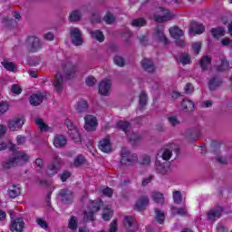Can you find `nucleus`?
Returning <instances> with one entry per match:
<instances>
[{
	"mask_svg": "<svg viewBox=\"0 0 232 232\" xmlns=\"http://www.w3.org/2000/svg\"><path fill=\"white\" fill-rule=\"evenodd\" d=\"M172 214L179 215V217H186V215H188V210L186 209V208H173Z\"/></svg>",
	"mask_w": 232,
	"mask_h": 232,
	"instance_id": "79ce46f5",
	"label": "nucleus"
},
{
	"mask_svg": "<svg viewBox=\"0 0 232 232\" xmlns=\"http://www.w3.org/2000/svg\"><path fill=\"white\" fill-rule=\"evenodd\" d=\"M173 200L174 204H180V202H182V194L180 191L178 190L173 192Z\"/></svg>",
	"mask_w": 232,
	"mask_h": 232,
	"instance_id": "864d4df0",
	"label": "nucleus"
},
{
	"mask_svg": "<svg viewBox=\"0 0 232 232\" xmlns=\"http://www.w3.org/2000/svg\"><path fill=\"white\" fill-rule=\"evenodd\" d=\"M181 108L183 111H193L195 110V103L191 100L184 99L181 102Z\"/></svg>",
	"mask_w": 232,
	"mask_h": 232,
	"instance_id": "a878e982",
	"label": "nucleus"
},
{
	"mask_svg": "<svg viewBox=\"0 0 232 232\" xmlns=\"http://www.w3.org/2000/svg\"><path fill=\"white\" fill-rule=\"evenodd\" d=\"M11 92L15 95H21V93L23 92V89L21 88V86H19V84H13L11 86Z\"/></svg>",
	"mask_w": 232,
	"mask_h": 232,
	"instance_id": "6e6d98bb",
	"label": "nucleus"
},
{
	"mask_svg": "<svg viewBox=\"0 0 232 232\" xmlns=\"http://www.w3.org/2000/svg\"><path fill=\"white\" fill-rule=\"evenodd\" d=\"M223 82H224L222 81V78L214 76L210 78V80L208 82V90H210L211 92H215V90L222 86Z\"/></svg>",
	"mask_w": 232,
	"mask_h": 232,
	"instance_id": "a211bd4d",
	"label": "nucleus"
},
{
	"mask_svg": "<svg viewBox=\"0 0 232 232\" xmlns=\"http://www.w3.org/2000/svg\"><path fill=\"white\" fill-rule=\"evenodd\" d=\"M44 97L42 94H33L29 98L30 104L32 106H39L43 102Z\"/></svg>",
	"mask_w": 232,
	"mask_h": 232,
	"instance_id": "cd10ccee",
	"label": "nucleus"
},
{
	"mask_svg": "<svg viewBox=\"0 0 232 232\" xmlns=\"http://www.w3.org/2000/svg\"><path fill=\"white\" fill-rule=\"evenodd\" d=\"M103 21H105L107 24H113V23H115V16H113L111 13H107L103 17Z\"/></svg>",
	"mask_w": 232,
	"mask_h": 232,
	"instance_id": "603ef678",
	"label": "nucleus"
},
{
	"mask_svg": "<svg viewBox=\"0 0 232 232\" xmlns=\"http://www.w3.org/2000/svg\"><path fill=\"white\" fill-rule=\"evenodd\" d=\"M148 104V94L146 92L141 91L140 93V108L142 110Z\"/></svg>",
	"mask_w": 232,
	"mask_h": 232,
	"instance_id": "e433bc0d",
	"label": "nucleus"
},
{
	"mask_svg": "<svg viewBox=\"0 0 232 232\" xmlns=\"http://www.w3.org/2000/svg\"><path fill=\"white\" fill-rule=\"evenodd\" d=\"M191 34H196L200 35V34H204L206 32V27L202 24H198V22L192 21L190 23V30Z\"/></svg>",
	"mask_w": 232,
	"mask_h": 232,
	"instance_id": "aec40b11",
	"label": "nucleus"
},
{
	"mask_svg": "<svg viewBox=\"0 0 232 232\" xmlns=\"http://www.w3.org/2000/svg\"><path fill=\"white\" fill-rule=\"evenodd\" d=\"M68 144V140L63 135H56L53 139V146L55 148H64Z\"/></svg>",
	"mask_w": 232,
	"mask_h": 232,
	"instance_id": "393cba45",
	"label": "nucleus"
},
{
	"mask_svg": "<svg viewBox=\"0 0 232 232\" xmlns=\"http://www.w3.org/2000/svg\"><path fill=\"white\" fill-rule=\"evenodd\" d=\"M211 56H203L200 60H199V65L200 68L202 70V72H206L208 70V66H209L211 64Z\"/></svg>",
	"mask_w": 232,
	"mask_h": 232,
	"instance_id": "c85d7f7f",
	"label": "nucleus"
},
{
	"mask_svg": "<svg viewBox=\"0 0 232 232\" xmlns=\"http://www.w3.org/2000/svg\"><path fill=\"white\" fill-rule=\"evenodd\" d=\"M64 125L68 130V135L71 137L73 142H80L81 144L82 142V138L81 137V133H79V129H77V126L73 124V121L67 118L64 121Z\"/></svg>",
	"mask_w": 232,
	"mask_h": 232,
	"instance_id": "7ed1b4c3",
	"label": "nucleus"
},
{
	"mask_svg": "<svg viewBox=\"0 0 232 232\" xmlns=\"http://www.w3.org/2000/svg\"><path fill=\"white\" fill-rule=\"evenodd\" d=\"M92 39H96L99 43H104V34L101 30H95L91 32Z\"/></svg>",
	"mask_w": 232,
	"mask_h": 232,
	"instance_id": "473e14b6",
	"label": "nucleus"
},
{
	"mask_svg": "<svg viewBox=\"0 0 232 232\" xmlns=\"http://www.w3.org/2000/svg\"><path fill=\"white\" fill-rule=\"evenodd\" d=\"M173 155V152L168 149H165L162 153V160H169Z\"/></svg>",
	"mask_w": 232,
	"mask_h": 232,
	"instance_id": "13d9d810",
	"label": "nucleus"
},
{
	"mask_svg": "<svg viewBox=\"0 0 232 232\" xmlns=\"http://www.w3.org/2000/svg\"><path fill=\"white\" fill-rule=\"evenodd\" d=\"M69 21L71 22H77L81 21V12L79 11H72L69 15Z\"/></svg>",
	"mask_w": 232,
	"mask_h": 232,
	"instance_id": "a18cd8bd",
	"label": "nucleus"
},
{
	"mask_svg": "<svg viewBox=\"0 0 232 232\" xmlns=\"http://www.w3.org/2000/svg\"><path fill=\"white\" fill-rule=\"evenodd\" d=\"M114 64L116 66H120V68H122L126 64V61L122 58V56L116 55L113 59Z\"/></svg>",
	"mask_w": 232,
	"mask_h": 232,
	"instance_id": "49530a36",
	"label": "nucleus"
},
{
	"mask_svg": "<svg viewBox=\"0 0 232 232\" xmlns=\"http://www.w3.org/2000/svg\"><path fill=\"white\" fill-rule=\"evenodd\" d=\"M123 226L128 232H135L137 231V222L135 221V218L131 216H126L123 219Z\"/></svg>",
	"mask_w": 232,
	"mask_h": 232,
	"instance_id": "ddd939ff",
	"label": "nucleus"
},
{
	"mask_svg": "<svg viewBox=\"0 0 232 232\" xmlns=\"http://www.w3.org/2000/svg\"><path fill=\"white\" fill-rule=\"evenodd\" d=\"M131 24L132 26H135V27H141V26H146L147 22H146V19L144 18H137L132 20Z\"/></svg>",
	"mask_w": 232,
	"mask_h": 232,
	"instance_id": "c03bdc74",
	"label": "nucleus"
},
{
	"mask_svg": "<svg viewBox=\"0 0 232 232\" xmlns=\"http://www.w3.org/2000/svg\"><path fill=\"white\" fill-rule=\"evenodd\" d=\"M59 169H61V158L59 155L53 154V161L47 166L46 175L53 177L59 173Z\"/></svg>",
	"mask_w": 232,
	"mask_h": 232,
	"instance_id": "423d86ee",
	"label": "nucleus"
},
{
	"mask_svg": "<svg viewBox=\"0 0 232 232\" xmlns=\"http://www.w3.org/2000/svg\"><path fill=\"white\" fill-rule=\"evenodd\" d=\"M169 34L173 39H180V37L184 36V31L178 26L170 27Z\"/></svg>",
	"mask_w": 232,
	"mask_h": 232,
	"instance_id": "bb28decb",
	"label": "nucleus"
},
{
	"mask_svg": "<svg viewBox=\"0 0 232 232\" xmlns=\"http://www.w3.org/2000/svg\"><path fill=\"white\" fill-rule=\"evenodd\" d=\"M95 77L89 76L86 78L85 82L87 86H95Z\"/></svg>",
	"mask_w": 232,
	"mask_h": 232,
	"instance_id": "0e129e2a",
	"label": "nucleus"
},
{
	"mask_svg": "<svg viewBox=\"0 0 232 232\" xmlns=\"http://www.w3.org/2000/svg\"><path fill=\"white\" fill-rule=\"evenodd\" d=\"M152 198L156 204H164V194L154 192L152 194Z\"/></svg>",
	"mask_w": 232,
	"mask_h": 232,
	"instance_id": "58836bf2",
	"label": "nucleus"
},
{
	"mask_svg": "<svg viewBox=\"0 0 232 232\" xmlns=\"http://www.w3.org/2000/svg\"><path fill=\"white\" fill-rule=\"evenodd\" d=\"M158 10L163 14H158L154 16V20L156 21V23H166V21H171V19H173V14H171L169 10L164 7H159Z\"/></svg>",
	"mask_w": 232,
	"mask_h": 232,
	"instance_id": "f8f14e48",
	"label": "nucleus"
},
{
	"mask_svg": "<svg viewBox=\"0 0 232 232\" xmlns=\"http://www.w3.org/2000/svg\"><path fill=\"white\" fill-rule=\"evenodd\" d=\"M1 64L7 72H14L15 68H17L12 62H2Z\"/></svg>",
	"mask_w": 232,
	"mask_h": 232,
	"instance_id": "37998d69",
	"label": "nucleus"
},
{
	"mask_svg": "<svg viewBox=\"0 0 232 232\" xmlns=\"http://www.w3.org/2000/svg\"><path fill=\"white\" fill-rule=\"evenodd\" d=\"M168 119L171 126H177V124H180V121H179V119H177V116H170Z\"/></svg>",
	"mask_w": 232,
	"mask_h": 232,
	"instance_id": "69168bd1",
	"label": "nucleus"
},
{
	"mask_svg": "<svg viewBox=\"0 0 232 232\" xmlns=\"http://www.w3.org/2000/svg\"><path fill=\"white\" fill-rule=\"evenodd\" d=\"M21 186L20 185H12L7 190V196L9 198H17L21 195Z\"/></svg>",
	"mask_w": 232,
	"mask_h": 232,
	"instance_id": "4be33fe9",
	"label": "nucleus"
},
{
	"mask_svg": "<svg viewBox=\"0 0 232 232\" xmlns=\"http://www.w3.org/2000/svg\"><path fill=\"white\" fill-rule=\"evenodd\" d=\"M148 204H150V198H148L146 197H141L136 202V204L134 206V210L135 211H142V209H144V208H146V206H148Z\"/></svg>",
	"mask_w": 232,
	"mask_h": 232,
	"instance_id": "b1692460",
	"label": "nucleus"
},
{
	"mask_svg": "<svg viewBox=\"0 0 232 232\" xmlns=\"http://www.w3.org/2000/svg\"><path fill=\"white\" fill-rule=\"evenodd\" d=\"M36 223L38 226H40V227H42V229H46L48 227V223H46V221L43 218H37Z\"/></svg>",
	"mask_w": 232,
	"mask_h": 232,
	"instance_id": "e2e57ef3",
	"label": "nucleus"
},
{
	"mask_svg": "<svg viewBox=\"0 0 232 232\" xmlns=\"http://www.w3.org/2000/svg\"><path fill=\"white\" fill-rule=\"evenodd\" d=\"M72 177V173L68 170H63L60 176L62 182H66Z\"/></svg>",
	"mask_w": 232,
	"mask_h": 232,
	"instance_id": "680f3d73",
	"label": "nucleus"
},
{
	"mask_svg": "<svg viewBox=\"0 0 232 232\" xmlns=\"http://www.w3.org/2000/svg\"><path fill=\"white\" fill-rule=\"evenodd\" d=\"M118 227H117V220H113L111 224H110V229L109 232H117L118 231Z\"/></svg>",
	"mask_w": 232,
	"mask_h": 232,
	"instance_id": "774afa93",
	"label": "nucleus"
},
{
	"mask_svg": "<svg viewBox=\"0 0 232 232\" xmlns=\"http://www.w3.org/2000/svg\"><path fill=\"white\" fill-rule=\"evenodd\" d=\"M224 208L222 207H216L209 210L208 213V220H217V218H220L222 217V212Z\"/></svg>",
	"mask_w": 232,
	"mask_h": 232,
	"instance_id": "6ab92c4d",
	"label": "nucleus"
},
{
	"mask_svg": "<svg viewBox=\"0 0 232 232\" xmlns=\"http://www.w3.org/2000/svg\"><path fill=\"white\" fill-rule=\"evenodd\" d=\"M178 63H181L183 66H186L187 64H191V56H189L188 53H185L178 59Z\"/></svg>",
	"mask_w": 232,
	"mask_h": 232,
	"instance_id": "c9c22d12",
	"label": "nucleus"
},
{
	"mask_svg": "<svg viewBox=\"0 0 232 232\" xmlns=\"http://www.w3.org/2000/svg\"><path fill=\"white\" fill-rule=\"evenodd\" d=\"M141 66L145 72H148L149 73H154L155 72V64L153 63V61L148 58H144L141 61Z\"/></svg>",
	"mask_w": 232,
	"mask_h": 232,
	"instance_id": "412c9836",
	"label": "nucleus"
},
{
	"mask_svg": "<svg viewBox=\"0 0 232 232\" xmlns=\"http://www.w3.org/2000/svg\"><path fill=\"white\" fill-rule=\"evenodd\" d=\"M53 84L54 92L61 95V93H63V91L64 90V79L63 78V75L61 73L56 74Z\"/></svg>",
	"mask_w": 232,
	"mask_h": 232,
	"instance_id": "dca6fc26",
	"label": "nucleus"
},
{
	"mask_svg": "<svg viewBox=\"0 0 232 232\" xmlns=\"http://www.w3.org/2000/svg\"><path fill=\"white\" fill-rule=\"evenodd\" d=\"M99 150L102 151V153H111V139L110 136H106L102 138L99 142Z\"/></svg>",
	"mask_w": 232,
	"mask_h": 232,
	"instance_id": "2eb2a0df",
	"label": "nucleus"
},
{
	"mask_svg": "<svg viewBox=\"0 0 232 232\" xmlns=\"http://www.w3.org/2000/svg\"><path fill=\"white\" fill-rule=\"evenodd\" d=\"M102 193L105 197H109L110 198H111V197H113V188L107 187L102 190Z\"/></svg>",
	"mask_w": 232,
	"mask_h": 232,
	"instance_id": "bf43d9fd",
	"label": "nucleus"
},
{
	"mask_svg": "<svg viewBox=\"0 0 232 232\" xmlns=\"http://www.w3.org/2000/svg\"><path fill=\"white\" fill-rule=\"evenodd\" d=\"M113 213L110 209H104L102 218L105 220L108 221L111 218Z\"/></svg>",
	"mask_w": 232,
	"mask_h": 232,
	"instance_id": "052dcab7",
	"label": "nucleus"
},
{
	"mask_svg": "<svg viewBox=\"0 0 232 232\" xmlns=\"http://www.w3.org/2000/svg\"><path fill=\"white\" fill-rule=\"evenodd\" d=\"M140 139H142V137L137 133V132H132L129 138V140L130 142V144H132V146L135 144V142H139V140H140Z\"/></svg>",
	"mask_w": 232,
	"mask_h": 232,
	"instance_id": "de8ad7c7",
	"label": "nucleus"
},
{
	"mask_svg": "<svg viewBox=\"0 0 232 232\" xmlns=\"http://www.w3.org/2000/svg\"><path fill=\"white\" fill-rule=\"evenodd\" d=\"M110 90H111V80H102L99 84V93L107 97V95H110Z\"/></svg>",
	"mask_w": 232,
	"mask_h": 232,
	"instance_id": "4468645a",
	"label": "nucleus"
},
{
	"mask_svg": "<svg viewBox=\"0 0 232 232\" xmlns=\"http://www.w3.org/2000/svg\"><path fill=\"white\" fill-rule=\"evenodd\" d=\"M70 35H71V39H72V44H74V46H82V34H81V30H79V28L77 27H73L71 29L70 32Z\"/></svg>",
	"mask_w": 232,
	"mask_h": 232,
	"instance_id": "9b49d317",
	"label": "nucleus"
},
{
	"mask_svg": "<svg viewBox=\"0 0 232 232\" xmlns=\"http://www.w3.org/2000/svg\"><path fill=\"white\" fill-rule=\"evenodd\" d=\"M30 158L28 155L24 152H18L16 155L13 158H10L6 161H5L2 166L4 169H10V168H13V166H19L21 162H28V160Z\"/></svg>",
	"mask_w": 232,
	"mask_h": 232,
	"instance_id": "f03ea898",
	"label": "nucleus"
},
{
	"mask_svg": "<svg viewBox=\"0 0 232 232\" xmlns=\"http://www.w3.org/2000/svg\"><path fill=\"white\" fill-rule=\"evenodd\" d=\"M78 224L79 223L77 221V218H75V216H72L71 218L69 219L68 227L69 229L75 231L78 227Z\"/></svg>",
	"mask_w": 232,
	"mask_h": 232,
	"instance_id": "ea45409f",
	"label": "nucleus"
},
{
	"mask_svg": "<svg viewBox=\"0 0 232 232\" xmlns=\"http://www.w3.org/2000/svg\"><path fill=\"white\" fill-rule=\"evenodd\" d=\"M84 130L86 131H96L97 130V126H99V122L97 121V117L93 115H86L84 117Z\"/></svg>",
	"mask_w": 232,
	"mask_h": 232,
	"instance_id": "1a4fd4ad",
	"label": "nucleus"
},
{
	"mask_svg": "<svg viewBox=\"0 0 232 232\" xmlns=\"http://www.w3.org/2000/svg\"><path fill=\"white\" fill-rule=\"evenodd\" d=\"M58 197L63 204H72L73 202V191L68 188L60 189Z\"/></svg>",
	"mask_w": 232,
	"mask_h": 232,
	"instance_id": "9d476101",
	"label": "nucleus"
},
{
	"mask_svg": "<svg viewBox=\"0 0 232 232\" xmlns=\"http://www.w3.org/2000/svg\"><path fill=\"white\" fill-rule=\"evenodd\" d=\"M155 214L156 222H158V224H164V220H166V214L160 208H155Z\"/></svg>",
	"mask_w": 232,
	"mask_h": 232,
	"instance_id": "7c9ffc66",
	"label": "nucleus"
},
{
	"mask_svg": "<svg viewBox=\"0 0 232 232\" xmlns=\"http://www.w3.org/2000/svg\"><path fill=\"white\" fill-rule=\"evenodd\" d=\"M25 44L29 53H37L43 48V42L37 36H28Z\"/></svg>",
	"mask_w": 232,
	"mask_h": 232,
	"instance_id": "39448f33",
	"label": "nucleus"
},
{
	"mask_svg": "<svg viewBox=\"0 0 232 232\" xmlns=\"http://www.w3.org/2000/svg\"><path fill=\"white\" fill-rule=\"evenodd\" d=\"M76 110H77V111H79V113L87 111H88V102H86L85 100H81L80 102H78Z\"/></svg>",
	"mask_w": 232,
	"mask_h": 232,
	"instance_id": "f704fd0d",
	"label": "nucleus"
},
{
	"mask_svg": "<svg viewBox=\"0 0 232 232\" xmlns=\"http://www.w3.org/2000/svg\"><path fill=\"white\" fill-rule=\"evenodd\" d=\"M10 110V103L8 102L1 101L0 102V115H5L6 111Z\"/></svg>",
	"mask_w": 232,
	"mask_h": 232,
	"instance_id": "a19ab883",
	"label": "nucleus"
},
{
	"mask_svg": "<svg viewBox=\"0 0 232 232\" xmlns=\"http://www.w3.org/2000/svg\"><path fill=\"white\" fill-rule=\"evenodd\" d=\"M84 164V156L82 154H79L73 160V165L77 167L82 166Z\"/></svg>",
	"mask_w": 232,
	"mask_h": 232,
	"instance_id": "8fccbe9b",
	"label": "nucleus"
},
{
	"mask_svg": "<svg viewBox=\"0 0 232 232\" xmlns=\"http://www.w3.org/2000/svg\"><path fill=\"white\" fill-rule=\"evenodd\" d=\"M151 163V158L148 155H142L140 160V164L142 166H150Z\"/></svg>",
	"mask_w": 232,
	"mask_h": 232,
	"instance_id": "3c124183",
	"label": "nucleus"
},
{
	"mask_svg": "<svg viewBox=\"0 0 232 232\" xmlns=\"http://www.w3.org/2000/svg\"><path fill=\"white\" fill-rule=\"evenodd\" d=\"M221 63L217 67L218 72H226L229 68V62L226 57H221Z\"/></svg>",
	"mask_w": 232,
	"mask_h": 232,
	"instance_id": "72a5a7b5",
	"label": "nucleus"
},
{
	"mask_svg": "<svg viewBox=\"0 0 232 232\" xmlns=\"http://www.w3.org/2000/svg\"><path fill=\"white\" fill-rule=\"evenodd\" d=\"M118 130H121L124 133H128V129L130 128L129 121H120L117 122Z\"/></svg>",
	"mask_w": 232,
	"mask_h": 232,
	"instance_id": "4c0bfd02",
	"label": "nucleus"
},
{
	"mask_svg": "<svg viewBox=\"0 0 232 232\" xmlns=\"http://www.w3.org/2000/svg\"><path fill=\"white\" fill-rule=\"evenodd\" d=\"M210 32L214 39H219V37L226 35V29H224V27L212 28Z\"/></svg>",
	"mask_w": 232,
	"mask_h": 232,
	"instance_id": "c756f323",
	"label": "nucleus"
},
{
	"mask_svg": "<svg viewBox=\"0 0 232 232\" xmlns=\"http://www.w3.org/2000/svg\"><path fill=\"white\" fill-rule=\"evenodd\" d=\"M10 230L12 232L24 231V220L23 218H18L11 222Z\"/></svg>",
	"mask_w": 232,
	"mask_h": 232,
	"instance_id": "f3484780",
	"label": "nucleus"
},
{
	"mask_svg": "<svg viewBox=\"0 0 232 232\" xmlns=\"http://www.w3.org/2000/svg\"><path fill=\"white\" fill-rule=\"evenodd\" d=\"M24 116H15L13 119L9 120L7 122V126L10 131H19L23 126H24L25 122Z\"/></svg>",
	"mask_w": 232,
	"mask_h": 232,
	"instance_id": "0eeeda50",
	"label": "nucleus"
},
{
	"mask_svg": "<svg viewBox=\"0 0 232 232\" xmlns=\"http://www.w3.org/2000/svg\"><path fill=\"white\" fill-rule=\"evenodd\" d=\"M155 34L157 35L160 43H164L165 44H169V40H168V37L164 35V27L162 25H158L155 28Z\"/></svg>",
	"mask_w": 232,
	"mask_h": 232,
	"instance_id": "5701e85b",
	"label": "nucleus"
},
{
	"mask_svg": "<svg viewBox=\"0 0 232 232\" xmlns=\"http://www.w3.org/2000/svg\"><path fill=\"white\" fill-rule=\"evenodd\" d=\"M139 160V158L137 157V154L130 151V150L126 148H122L121 150V164L122 166H132V164H135Z\"/></svg>",
	"mask_w": 232,
	"mask_h": 232,
	"instance_id": "20e7f679",
	"label": "nucleus"
},
{
	"mask_svg": "<svg viewBox=\"0 0 232 232\" xmlns=\"http://www.w3.org/2000/svg\"><path fill=\"white\" fill-rule=\"evenodd\" d=\"M102 206V199L91 200L87 207L88 210L83 212L84 222H93L95 220V213H97Z\"/></svg>",
	"mask_w": 232,
	"mask_h": 232,
	"instance_id": "f257e3e1",
	"label": "nucleus"
},
{
	"mask_svg": "<svg viewBox=\"0 0 232 232\" xmlns=\"http://www.w3.org/2000/svg\"><path fill=\"white\" fill-rule=\"evenodd\" d=\"M35 124L40 129V131H48L50 130V126L44 122V120L41 118L35 119Z\"/></svg>",
	"mask_w": 232,
	"mask_h": 232,
	"instance_id": "2f4dec72",
	"label": "nucleus"
},
{
	"mask_svg": "<svg viewBox=\"0 0 232 232\" xmlns=\"http://www.w3.org/2000/svg\"><path fill=\"white\" fill-rule=\"evenodd\" d=\"M16 142L18 145L23 146L26 142V137L24 135H18L16 137Z\"/></svg>",
	"mask_w": 232,
	"mask_h": 232,
	"instance_id": "338daca9",
	"label": "nucleus"
},
{
	"mask_svg": "<svg viewBox=\"0 0 232 232\" xmlns=\"http://www.w3.org/2000/svg\"><path fill=\"white\" fill-rule=\"evenodd\" d=\"M78 67L76 64H73L72 62H66L63 64V71L65 75V79L72 81L75 78V73H77Z\"/></svg>",
	"mask_w": 232,
	"mask_h": 232,
	"instance_id": "6e6552de",
	"label": "nucleus"
},
{
	"mask_svg": "<svg viewBox=\"0 0 232 232\" xmlns=\"http://www.w3.org/2000/svg\"><path fill=\"white\" fill-rule=\"evenodd\" d=\"M91 21L92 23H96V24L101 23L102 19H101V14L99 13V11L92 12L91 14Z\"/></svg>",
	"mask_w": 232,
	"mask_h": 232,
	"instance_id": "09e8293b",
	"label": "nucleus"
},
{
	"mask_svg": "<svg viewBox=\"0 0 232 232\" xmlns=\"http://www.w3.org/2000/svg\"><path fill=\"white\" fill-rule=\"evenodd\" d=\"M184 91L187 95H191V93L195 92V87H193V84L191 82H188L185 85Z\"/></svg>",
	"mask_w": 232,
	"mask_h": 232,
	"instance_id": "4d7b16f0",
	"label": "nucleus"
},
{
	"mask_svg": "<svg viewBox=\"0 0 232 232\" xmlns=\"http://www.w3.org/2000/svg\"><path fill=\"white\" fill-rule=\"evenodd\" d=\"M192 50L196 55H198L200 53V51L202 50V43L197 42L192 44Z\"/></svg>",
	"mask_w": 232,
	"mask_h": 232,
	"instance_id": "5fc2aeb1",
	"label": "nucleus"
}]
</instances>
